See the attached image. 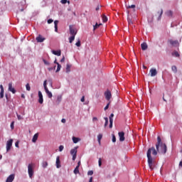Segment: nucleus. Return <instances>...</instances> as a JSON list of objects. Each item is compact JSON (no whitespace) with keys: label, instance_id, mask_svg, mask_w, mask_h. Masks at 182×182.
Returning a JSON list of instances; mask_svg holds the SVG:
<instances>
[{"label":"nucleus","instance_id":"10","mask_svg":"<svg viewBox=\"0 0 182 182\" xmlns=\"http://www.w3.org/2000/svg\"><path fill=\"white\" fill-rule=\"evenodd\" d=\"M36 39L37 42H38L39 43H42V42H43V41L46 40V38H43V37L42 36V35H41V34H39L38 36L36 37Z\"/></svg>","mask_w":182,"mask_h":182},{"label":"nucleus","instance_id":"31","mask_svg":"<svg viewBox=\"0 0 182 182\" xmlns=\"http://www.w3.org/2000/svg\"><path fill=\"white\" fill-rule=\"evenodd\" d=\"M57 102H58V103H60V102H62V95H58V96Z\"/></svg>","mask_w":182,"mask_h":182},{"label":"nucleus","instance_id":"64","mask_svg":"<svg viewBox=\"0 0 182 182\" xmlns=\"http://www.w3.org/2000/svg\"><path fill=\"white\" fill-rule=\"evenodd\" d=\"M55 31L58 32V26H55Z\"/></svg>","mask_w":182,"mask_h":182},{"label":"nucleus","instance_id":"60","mask_svg":"<svg viewBox=\"0 0 182 182\" xmlns=\"http://www.w3.org/2000/svg\"><path fill=\"white\" fill-rule=\"evenodd\" d=\"M60 62H65V56L63 57V58L60 60Z\"/></svg>","mask_w":182,"mask_h":182},{"label":"nucleus","instance_id":"32","mask_svg":"<svg viewBox=\"0 0 182 182\" xmlns=\"http://www.w3.org/2000/svg\"><path fill=\"white\" fill-rule=\"evenodd\" d=\"M57 70H56V72H59V70H60L61 68H62V65H60V64L59 63H57Z\"/></svg>","mask_w":182,"mask_h":182},{"label":"nucleus","instance_id":"63","mask_svg":"<svg viewBox=\"0 0 182 182\" xmlns=\"http://www.w3.org/2000/svg\"><path fill=\"white\" fill-rule=\"evenodd\" d=\"M92 120H93V122L97 120V117H93V118H92Z\"/></svg>","mask_w":182,"mask_h":182},{"label":"nucleus","instance_id":"12","mask_svg":"<svg viewBox=\"0 0 182 182\" xmlns=\"http://www.w3.org/2000/svg\"><path fill=\"white\" fill-rule=\"evenodd\" d=\"M105 99L107 100H109L110 99H112V92H106L105 93Z\"/></svg>","mask_w":182,"mask_h":182},{"label":"nucleus","instance_id":"29","mask_svg":"<svg viewBox=\"0 0 182 182\" xmlns=\"http://www.w3.org/2000/svg\"><path fill=\"white\" fill-rule=\"evenodd\" d=\"M69 72H70V65L67 64V66H66V73H69Z\"/></svg>","mask_w":182,"mask_h":182},{"label":"nucleus","instance_id":"15","mask_svg":"<svg viewBox=\"0 0 182 182\" xmlns=\"http://www.w3.org/2000/svg\"><path fill=\"white\" fill-rule=\"evenodd\" d=\"M141 48L142 50H146V49L149 48V46H147L146 43H142L141 44Z\"/></svg>","mask_w":182,"mask_h":182},{"label":"nucleus","instance_id":"25","mask_svg":"<svg viewBox=\"0 0 182 182\" xmlns=\"http://www.w3.org/2000/svg\"><path fill=\"white\" fill-rule=\"evenodd\" d=\"M102 137H103V135L102 134H99L97 136V140H98L99 144H100V140H102Z\"/></svg>","mask_w":182,"mask_h":182},{"label":"nucleus","instance_id":"19","mask_svg":"<svg viewBox=\"0 0 182 182\" xmlns=\"http://www.w3.org/2000/svg\"><path fill=\"white\" fill-rule=\"evenodd\" d=\"M9 92H15V88L12 87V82L9 83Z\"/></svg>","mask_w":182,"mask_h":182},{"label":"nucleus","instance_id":"39","mask_svg":"<svg viewBox=\"0 0 182 182\" xmlns=\"http://www.w3.org/2000/svg\"><path fill=\"white\" fill-rule=\"evenodd\" d=\"M112 142L116 143V136L114 134H112Z\"/></svg>","mask_w":182,"mask_h":182},{"label":"nucleus","instance_id":"47","mask_svg":"<svg viewBox=\"0 0 182 182\" xmlns=\"http://www.w3.org/2000/svg\"><path fill=\"white\" fill-rule=\"evenodd\" d=\"M128 8H129V9H134V8H136V5L132 4V5H131V6H129Z\"/></svg>","mask_w":182,"mask_h":182},{"label":"nucleus","instance_id":"18","mask_svg":"<svg viewBox=\"0 0 182 182\" xmlns=\"http://www.w3.org/2000/svg\"><path fill=\"white\" fill-rule=\"evenodd\" d=\"M161 15H163V9H161L160 11L157 12V16H158L157 21H160L161 19Z\"/></svg>","mask_w":182,"mask_h":182},{"label":"nucleus","instance_id":"27","mask_svg":"<svg viewBox=\"0 0 182 182\" xmlns=\"http://www.w3.org/2000/svg\"><path fill=\"white\" fill-rule=\"evenodd\" d=\"M75 36H71L69 38V42H70V43H72V42H73V41H75Z\"/></svg>","mask_w":182,"mask_h":182},{"label":"nucleus","instance_id":"9","mask_svg":"<svg viewBox=\"0 0 182 182\" xmlns=\"http://www.w3.org/2000/svg\"><path fill=\"white\" fill-rule=\"evenodd\" d=\"M119 137V141H124L125 138H124V132H120L118 133Z\"/></svg>","mask_w":182,"mask_h":182},{"label":"nucleus","instance_id":"37","mask_svg":"<svg viewBox=\"0 0 182 182\" xmlns=\"http://www.w3.org/2000/svg\"><path fill=\"white\" fill-rule=\"evenodd\" d=\"M26 90H28V92L29 90H31V85H29V84H26Z\"/></svg>","mask_w":182,"mask_h":182},{"label":"nucleus","instance_id":"55","mask_svg":"<svg viewBox=\"0 0 182 182\" xmlns=\"http://www.w3.org/2000/svg\"><path fill=\"white\" fill-rule=\"evenodd\" d=\"M80 101H81L82 102H85V96H82V97Z\"/></svg>","mask_w":182,"mask_h":182},{"label":"nucleus","instance_id":"8","mask_svg":"<svg viewBox=\"0 0 182 182\" xmlns=\"http://www.w3.org/2000/svg\"><path fill=\"white\" fill-rule=\"evenodd\" d=\"M14 180H15V174H11L6 178V182H13Z\"/></svg>","mask_w":182,"mask_h":182},{"label":"nucleus","instance_id":"34","mask_svg":"<svg viewBox=\"0 0 182 182\" xmlns=\"http://www.w3.org/2000/svg\"><path fill=\"white\" fill-rule=\"evenodd\" d=\"M14 124H15V122H12L11 123L10 127H11V130H14Z\"/></svg>","mask_w":182,"mask_h":182},{"label":"nucleus","instance_id":"2","mask_svg":"<svg viewBox=\"0 0 182 182\" xmlns=\"http://www.w3.org/2000/svg\"><path fill=\"white\" fill-rule=\"evenodd\" d=\"M156 147L159 153H161V154H166V153H167V145L161 141V138H160V136L157 137Z\"/></svg>","mask_w":182,"mask_h":182},{"label":"nucleus","instance_id":"61","mask_svg":"<svg viewBox=\"0 0 182 182\" xmlns=\"http://www.w3.org/2000/svg\"><path fill=\"white\" fill-rule=\"evenodd\" d=\"M89 182H93V177H91L89 180Z\"/></svg>","mask_w":182,"mask_h":182},{"label":"nucleus","instance_id":"38","mask_svg":"<svg viewBox=\"0 0 182 182\" xmlns=\"http://www.w3.org/2000/svg\"><path fill=\"white\" fill-rule=\"evenodd\" d=\"M98 164H99V167H102V159L100 158L98 160Z\"/></svg>","mask_w":182,"mask_h":182},{"label":"nucleus","instance_id":"43","mask_svg":"<svg viewBox=\"0 0 182 182\" xmlns=\"http://www.w3.org/2000/svg\"><path fill=\"white\" fill-rule=\"evenodd\" d=\"M75 46L80 48V40H78V41L75 43Z\"/></svg>","mask_w":182,"mask_h":182},{"label":"nucleus","instance_id":"45","mask_svg":"<svg viewBox=\"0 0 182 182\" xmlns=\"http://www.w3.org/2000/svg\"><path fill=\"white\" fill-rule=\"evenodd\" d=\"M88 176H93V171H89L87 172Z\"/></svg>","mask_w":182,"mask_h":182},{"label":"nucleus","instance_id":"28","mask_svg":"<svg viewBox=\"0 0 182 182\" xmlns=\"http://www.w3.org/2000/svg\"><path fill=\"white\" fill-rule=\"evenodd\" d=\"M46 82H47L46 80L44 81L43 87H44L46 92H49V90H48V87L46 86Z\"/></svg>","mask_w":182,"mask_h":182},{"label":"nucleus","instance_id":"6","mask_svg":"<svg viewBox=\"0 0 182 182\" xmlns=\"http://www.w3.org/2000/svg\"><path fill=\"white\" fill-rule=\"evenodd\" d=\"M14 143V139H11L6 142V152L9 151L12 148V144Z\"/></svg>","mask_w":182,"mask_h":182},{"label":"nucleus","instance_id":"23","mask_svg":"<svg viewBox=\"0 0 182 182\" xmlns=\"http://www.w3.org/2000/svg\"><path fill=\"white\" fill-rule=\"evenodd\" d=\"M102 23H96L95 25L93 26V29L94 31H96V29H97V28H99L100 26H101Z\"/></svg>","mask_w":182,"mask_h":182},{"label":"nucleus","instance_id":"36","mask_svg":"<svg viewBox=\"0 0 182 182\" xmlns=\"http://www.w3.org/2000/svg\"><path fill=\"white\" fill-rule=\"evenodd\" d=\"M112 127H113V119H111V121H109V129H112Z\"/></svg>","mask_w":182,"mask_h":182},{"label":"nucleus","instance_id":"1","mask_svg":"<svg viewBox=\"0 0 182 182\" xmlns=\"http://www.w3.org/2000/svg\"><path fill=\"white\" fill-rule=\"evenodd\" d=\"M151 151L154 156H157V151L154 147L149 148L147 151V159H148V164L150 170H154V161H153V158L151 157Z\"/></svg>","mask_w":182,"mask_h":182},{"label":"nucleus","instance_id":"51","mask_svg":"<svg viewBox=\"0 0 182 182\" xmlns=\"http://www.w3.org/2000/svg\"><path fill=\"white\" fill-rule=\"evenodd\" d=\"M17 118L18 120H22V116L17 114Z\"/></svg>","mask_w":182,"mask_h":182},{"label":"nucleus","instance_id":"3","mask_svg":"<svg viewBox=\"0 0 182 182\" xmlns=\"http://www.w3.org/2000/svg\"><path fill=\"white\" fill-rule=\"evenodd\" d=\"M33 167H35V164H30L28 166V173L30 178L33 176Z\"/></svg>","mask_w":182,"mask_h":182},{"label":"nucleus","instance_id":"41","mask_svg":"<svg viewBox=\"0 0 182 182\" xmlns=\"http://www.w3.org/2000/svg\"><path fill=\"white\" fill-rule=\"evenodd\" d=\"M128 24L133 25V21H132V19H130V18H128Z\"/></svg>","mask_w":182,"mask_h":182},{"label":"nucleus","instance_id":"26","mask_svg":"<svg viewBox=\"0 0 182 182\" xmlns=\"http://www.w3.org/2000/svg\"><path fill=\"white\" fill-rule=\"evenodd\" d=\"M74 174H79V166H76L74 169Z\"/></svg>","mask_w":182,"mask_h":182},{"label":"nucleus","instance_id":"17","mask_svg":"<svg viewBox=\"0 0 182 182\" xmlns=\"http://www.w3.org/2000/svg\"><path fill=\"white\" fill-rule=\"evenodd\" d=\"M56 167L57 168H60V159L59 156H57L56 158Z\"/></svg>","mask_w":182,"mask_h":182},{"label":"nucleus","instance_id":"30","mask_svg":"<svg viewBox=\"0 0 182 182\" xmlns=\"http://www.w3.org/2000/svg\"><path fill=\"white\" fill-rule=\"evenodd\" d=\"M171 69L174 73H177V67L176 65L172 66Z\"/></svg>","mask_w":182,"mask_h":182},{"label":"nucleus","instance_id":"46","mask_svg":"<svg viewBox=\"0 0 182 182\" xmlns=\"http://www.w3.org/2000/svg\"><path fill=\"white\" fill-rule=\"evenodd\" d=\"M60 2L61 4H68V0H61Z\"/></svg>","mask_w":182,"mask_h":182},{"label":"nucleus","instance_id":"58","mask_svg":"<svg viewBox=\"0 0 182 182\" xmlns=\"http://www.w3.org/2000/svg\"><path fill=\"white\" fill-rule=\"evenodd\" d=\"M99 9H100V6H97L95 9V11H99Z\"/></svg>","mask_w":182,"mask_h":182},{"label":"nucleus","instance_id":"4","mask_svg":"<svg viewBox=\"0 0 182 182\" xmlns=\"http://www.w3.org/2000/svg\"><path fill=\"white\" fill-rule=\"evenodd\" d=\"M69 31L71 36H76V35L77 34V29H76V28H75V26L72 25L69 26Z\"/></svg>","mask_w":182,"mask_h":182},{"label":"nucleus","instance_id":"5","mask_svg":"<svg viewBox=\"0 0 182 182\" xmlns=\"http://www.w3.org/2000/svg\"><path fill=\"white\" fill-rule=\"evenodd\" d=\"M168 43H170V45H171L172 46H174L175 48H177V46H180V43H178V41L177 40H168Z\"/></svg>","mask_w":182,"mask_h":182},{"label":"nucleus","instance_id":"35","mask_svg":"<svg viewBox=\"0 0 182 182\" xmlns=\"http://www.w3.org/2000/svg\"><path fill=\"white\" fill-rule=\"evenodd\" d=\"M47 95H48V97H49L50 99L52 97V92H47Z\"/></svg>","mask_w":182,"mask_h":182},{"label":"nucleus","instance_id":"53","mask_svg":"<svg viewBox=\"0 0 182 182\" xmlns=\"http://www.w3.org/2000/svg\"><path fill=\"white\" fill-rule=\"evenodd\" d=\"M1 92H4V86L2 85H0Z\"/></svg>","mask_w":182,"mask_h":182},{"label":"nucleus","instance_id":"57","mask_svg":"<svg viewBox=\"0 0 182 182\" xmlns=\"http://www.w3.org/2000/svg\"><path fill=\"white\" fill-rule=\"evenodd\" d=\"M61 122L62 123H66V119H62Z\"/></svg>","mask_w":182,"mask_h":182},{"label":"nucleus","instance_id":"44","mask_svg":"<svg viewBox=\"0 0 182 182\" xmlns=\"http://www.w3.org/2000/svg\"><path fill=\"white\" fill-rule=\"evenodd\" d=\"M113 117H114V114H111L110 116H109V121L113 120Z\"/></svg>","mask_w":182,"mask_h":182},{"label":"nucleus","instance_id":"52","mask_svg":"<svg viewBox=\"0 0 182 182\" xmlns=\"http://www.w3.org/2000/svg\"><path fill=\"white\" fill-rule=\"evenodd\" d=\"M15 146H16V147H19V141H17L16 143H15Z\"/></svg>","mask_w":182,"mask_h":182},{"label":"nucleus","instance_id":"7","mask_svg":"<svg viewBox=\"0 0 182 182\" xmlns=\"http://www.w3.org/2000/svg\"><path fill=\"white\" fill-rule=\"evenodd\" d=\"M149 73L151 77H154V76H157V70L156 68H151Z\"/></svg>","mask_w":182,"mask_h":182},{"label":"nucleus","instance_id":"40","mask_svg":"<svg viewBox=\"0 0 182 182\" xmlns=\"http://www.w3.org/2000/svg\"><path fill=\"white\" fill-rule=\"evenodd\" d=\"M109 106H110V102H108L107 105L105 106V107L104 108V110H107V109H109Z\"/></svg>","mask_w":182,"mask_h":182},{"label":"nucleus","instance_id":"16","mask_svg":"<svg viewBox=\"0 0 182 182\" xmlns=\"http://www.w3.org/2000/svg\"><path fill=\"white\" fill-rule=\"evenodd\" d=\"M38 137H39V134L36 133L33 135L32 139L33 143H36V141L38 140Z\"/></svg>","mask_w":182,"mask_h":182},{"label":"nucleus","instance_id":"50","mask_svg":"<svg viewBox=\"0 0 182 182\" xmlns=\"http://www.w3.org/2000/svg\"><path fill=\"white\" fill-rule=\"evenodd\" d=\"M52 22H53V19L50 18L48 20V23H52Z\"/></svg>","mask_w":182,"mask_h":182},{"label":"nucleus","instance_id":"49","mask_svg":"<svg viewBox=\"0 0 182 182\" xmlns=\"http://www.w3.org/2000/svg\"><path fill=\"white\" fill-rule=\"evenodd\" d=\"M4 97V92H0V99H2Z\"/></svg>","mask_w":182,"mask_h":182},{"label":"nucleus","instance_id":"54","mask_svg":"<svg viewBox=\"0 0 182 182\" xmlns=\"http://www.w3.org/2000/svg\"><path fill=\"white\" fill-rule=\"evenodd\" d=\"M76 156L77 155H73V160L75 161L76 160Z\"/></svg>","mask_w":182,"mask_h":182},{"label":"nucleus","instance_id":"33","mask_svg":"<svg viewBox=\"0 0 182 182\" xmlns=\"http://www.w3.org/2000/svg\"><path fill=\"white\" fill-rule=\"evenodd\" d=\"M43 168H46V167H48V162L46 161L43 162Z\"/></svg>","mask_w":182,"mask_h":182},{"label":"nucleus","instance_id":"22","mask_svg":"<svg viewBox=\"0 0 182 182\" xmlns=\"http://www.w3.org/2000/svg\"><path fill=\"white\" fill-rule=\"evenodd\" d=\"M102 22H104V23L107 22V16H106V15L102 14Z\"/></svg>","mask_w":182,"mask_h":182},{"label":"nucleus","instance_id":"62","mask_svg":"<svg viewBox=\"0 0 182 182\" xmlns=\"http://www.w3.org/2000/svg\"><path fill=\"white\" fill-rule=\"evenodd\" d=\"M77 167H78V168L80 167V161H78Z\"/></svg>","mask_w":182,"mask_h":182},{"label":"nucleus","instance_id":"59","mask_svg":"<svg viewBox=\"0 0 182 182\" xmlns=\"http://www.w3.org/2000/svg\"><path fill=\"white\" fill-rule=\"evenodd\" d=\"M109 124V122H105V127H106L107 125Z\"/></svg>","mask_w":182,"mask_h":182},{"label":"nucleus","instance_id":"14","mask_svg":"<svg viewBox=\"0 0 182 182\" xmlns=\"http://www.w3.org/2000/svg\"><path fill=\"white\" fill-rule=\"evenodd\" d=\"M52 53L53 55H55L56 56H60V55H62V51H60V50H53Z\"/></svg>","mask_w":182,"mask_h":182},{"label":"nucleus","instance_id":"48","mask_svg":"<svg viewBox=\"0 0 182 182\" xmlns=\"http://www.w3.org/2000/svg\"><path fill=\"white\" fill-rule=\"evenodd\" d=\"M58 23H59V21H58V20H55V21H54V25H55V26H58Z\"/></svg>","mask_w":182,"mask_h":182},{"label":"nucleus","instance_id":"13","mask_svg":"<svg viewBox=\"0 0 182 182\" xmlns=\"http://www.w3.org/2000/svg\"><path fill=\"white\" fill-rule=\"evenodd\" d=\"M70 154L75 156L77 154V146H75L74 149L70 150Z\"/></svg>","mask_w":182,"mask_h":182},{"label":"nucleus","instance_id":"20","mask_svg":"<svg viewBox=\"0 0 182 182\" xmlns=\"http://www.w3.org/2000/svg\"><path fill=\"white\" fill-rule=\"evenodd\" d=\"M73 143L76 144V143L80 141V139L78 137H76V136H73Z\"/></svg>","mask_w":182,"mask_h":182},{"label":"nucleus","instance_id":"56","mask_svg":"<svg viewBox=\"0 0 182 182\" xmlns=\"http://www.w3.org/2000/svg\"><path fill=\"white\" fill-rule=\"evenodd\" d=\"M43 63H45V65H49V63L46 61V60H43Z\"/></svg>","mask_w":182,"mask_h":182},{"label":"nucleus","instance_id":"42","mask_svg":"<svg viewBox=\"0 0 182 182\" xmlns=\"http://www.w3.org/2000/svg\"><path fill=\"white\" fill-rule=\"evenodd\" d=\"M63 149H64L63 145H60V146H59V151H63Z\"/></svg>","mask_w":182,"mask_h":182},{"label":"nucleus","instance_id":"21","mask_svg":"<svg viewBox=\"0 0 182 182\" xmlns=\"http://www.w3.org/2000/svg\"><path fill=\"white\" fill-rule=\"evenodd\" d=\"M165 14L166 15V16H173V11L168 10L165 13Z\"/></svg>","mask_w":182,"mask_h":182},{"label":"nucleus","instance_id":"11","mask_svg":"<svg viewBox=\"0 0 182 182\" xmlns=\"http://www.w3.org/2000/svg\"><path fill=\"white\" fill-rule=\"evenodd\" d=\"M38 103H40V105H42V103H43V95H42L41 92H38Z\"/></svg>","mask_w":182,"mask_h":182},{"label":"nucleus","instance_id":"24","mask_svg":"<svg viewBox=\"0 0 182 182\" xmlns=\"http://www.w3.org/2000/svg\"><path fill=\"white\" fill-rule=\"evenodd\" d=\"M172 55H173V56H176V58H179V57H180V54H179L178 52H177V51H173V52L172 53Z\"/></svg>","mask_w":182,"mask_h":182}]
</instances>
